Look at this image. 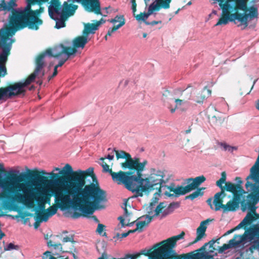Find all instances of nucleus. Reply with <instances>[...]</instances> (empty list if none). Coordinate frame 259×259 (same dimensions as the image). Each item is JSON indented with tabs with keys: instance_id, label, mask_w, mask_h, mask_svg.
Masks as SVG:
<instances>
[{
	"instance_id": "obj_50",
	"label": "nucleus",
	"mask_w": 259,
	"mask_h": 259,
	"mask_svg": "<svg viewBox=\"0 0 259 259\" xmlns=\"http://www.w3.org/2000/svg\"><path fill=\"white\" fill-rule=\"evenodd\" d=\"M131 3L133 12L134 13V15L135 16V12L137 11V4L136 0H131Z\"/></svg>"
},
{
	"instance_id": "obj_38",
	"label": "nucleus",
	"mask_w": 259,
	"mask_h": 259,
	"mask_svg": "<svg viewBox=\"0 0 259 259\" xmlns=\"http://www.w3.org/2000/svg\"><path fill=\"white\" fill-rule=\"evenodd\" d=\"M58 208L59 207L57 205H53L47 208L45 211L51 217L57 213Z\"/></svg>"
},
{
	"instance_id": "obj_60",
	"label": "nucleus",
	"mask_w": 259,
	"mask_h": 259,
	"mask_svg": "<svg viewBox=\"0 0 259 259\" xmlns=\"http://www.w3.org/2000/svg\"><path fill=\"white\" fill-rule=\"evenodd\" d=\"M258 248V244L257 245L256 244H252L249 247L250 251L252 252L253 250L256 249Z\"/></svg>"
},
{
	"instance_id": "obj_22",
	"label": "nucleus",
	"mask_w": 259,
	"mask_h": 259,
	"mask_svg": "<svg viewBox=\"0 0 259 259\" xmlns=\"http://www.w3.org/2000/svg\"><path fill=\"white\" fill-rule=\"evenodd\" d=\"M212 220L208 219L200 223L199 226L196 230L197 237L193 242L189 244V245H192L197 243L206 235L205 232L207 229L206 225Z\"/></svg>"
},
{
	"instance_id": "obj_45",
	"label": "nucleus",
	"mask_w": 259,
	"mask_h": 259,
	"mask_svg": "<svg viewBox=\"0 0 259 259\" xmlns=\"http://www.w3.org/2000/svg\"><path fill=\"white\" fill-rule=\"evenodd\" d=\"M113 151L116 153V156L117 159H119V158H124V151L123 150H120V151L116 150L115 149H113Z\"/></svg>"
},
{
	"instance_id": "obj_4",
	"label": "nucleus",
	"mask_w": 259,
	"mask_h": 259,
	"mask_svg": "<svg viewBox=\"0 0 259 259\" xmlns=\"http://www.w3.org/2000/svg\"><path fill=\"white\" fill-rule=\"evenodd\" d=\"M219 6L221 7L222 12L221 17L215 26L226 25L229 22H234L238 27H241L242 29H245L249 27V24L245 21L244 17L245 15L241 14L238 8H235V4L234 1L230 0H217Z\"/></svg>"
},
{
	"instance_id": "obj_63",
	"label": "nucleus",
	"mask_w": 259,
	"mask_h": 259,
	"mask_svg": "<svg viewBox=\"0 0 259 259\" xmlns=\"http://www.w3.org/2000/svg\"><path fill=\"white\" fill-rule=\"evenodd\" d=\"M124 215L127 217L128 216L130 215V213L128 212V210H127V209L126 208V207H125L124 208Z\"/></svg>"
},
{
	"instance_id": "obj_5",
	"label": "nucleus",
	"mask_w": 259,
	"mask_h": 259,
	"mask_svg": "<svg viewBox=\"0 0 259 259\" xmlns=\"http://www.w3.org/2000/svg\"><path fill=\"white\" fill-rule=\"evenodd\" d=\"M124 154V158L125 159V161L121 163V166L123 169L128 168L130 170L126 172H130V174L128 175L130 178L127 182V187H130V184L132 183V181L136 182L137 180L139 179L141 172L144 170L148 162L146 160H145L141 162L139 158L135 157L132 158L130 154L125 151Z\"/></svg>"
},
{
	"instance_id": "obj_56",
	"label": "nucleus",
	"mask_w": 259,
	"mask_h": 259,
	"mask_svg": "<svg viewBox=\"0 0 259 259\" xmlns=\"http://www.w3.org/2000/svg\"><path fill=\"white\" fill-rule=\"evenodd\" d=\"M93 22H95V23L97 25H98V27H99V26L101 25V24H104L106 22V20L103 18H101L99 21H95V20H94L93 21Z\"/></svg>"
},
{
	"instance_id": "obj_31",
	"label": "nucleus",
	"mask_w": 259,
	"mask_h": 259,
	"mask_svg": "<svg viewBox=\"0 0 259 259\" xmlns=\"http://www.w3.org/2000/svg\"><path fill=\"white\" fill-rule=\"evenodd\" d=\"M215 243L214 239H212L209 241L208 242L205 243L201 247L195 250V251L198 252H203L204 253V251L205 250L206 247L209 245V248H210L209 250L210 252H213L215 248L213 247V244ZM205 254V253H204Z\"/></svg>"
},
{
	"instance_id": "obj_9",
	"label": "nucleus",
	"mask_w": 259,
	"mask_h": 259,
	"mask_svg": "<svg viewBox=\"0 0 259 259\" xmlns=\"http://www.w3.org/2000/svg\"><path fill=\"white\" fill-rule=\"evenodd\" d=\"M226 196V192L222 189L220 192L215 193L213 196V203L214 210L219 211L222 209L223 212L235 211L238 208L239 205L232 200H229L226 204H223V199Z\"/></svg>"
},
{
	"instance_id": "obj_51",
	"label": "nucleus",
	"mask_w": 259,
	"mask_h": 259,
	"mask_svg": "<svg viewBox=\"0 0 259 259\" xmlns=\"http://www.w3.org/2000/svg\"><path fill=\"white\" fill-rule=\"evenodd\" d=\"M213 200L212 198H209L207 200L206 202L207 204L210 206V208L214 210V204L213 203Z\"/></svg>"
},
{
	"instance_id": "obj_24",
	"label": "nucleus",
	"mask_w": 259,
	"mask_h": 259,
	"mask_svg": "<svg viewBox=\"0 0 259 259\" xmlns=\"http://www.w3.org/2000/svg\"><path fill=\"white\" fill-rule=\"evenodd\" d=\"M59 15H55L53 20L56 21V25L55 27L57 29H60L63 28L66 26L65 21L69 18L68 16H66L64 14L61 12V14Z\"/></svg>"
},
{
	"instance_id": "obj_6",
	"label": "nucleus",
	"mask_w": 259,
	"mask_h": 259,
	"mask_svg": "<svg viewBox=\"0 0 259 259\" xmlns=\"http://www.w3.org/2000/svg\"><path fill=\"white\" fill-rule=\"evenodd\" d=\"M206 180L205 177L202 175L197 177L195 178H188L185 181L187 185L185 186H178L175 187V184L171 183L169 186H167L169 192H172L174 193L171 194L167 192L165 194L168 197H179L181 195H184L187 194L197 188H199V186Z\"/></svg>"
},
{
	"instance_id": "obj_39",
	"label": "nucleus",
	"mask_w": 259,
	"mask_h": 259,
	"mask_svg": "<svg viewBox=\"0 0 259 259\" xmlns=\"http://www.w3.org/2000/svg\"><path fill=\"white\" fill-rule=\"evenodd\" d=\"M166 207L164 202H160L156 207L155 209V214L153 215L154 217L158 216L161 213L163 209Z\"/></svg>"
},
{
	"instance_id": "obj_2",
	"label": "nucleus",
	"mask_w": 259,
	"mask_h": 259,
	"mask_svg": "<svg viewBox=\"0 0 259 259\" xmlns=\"http://www.w3.org/2000/svg\"><path fill=\"white\" fill-rule=\"evenodd\" d=\"M75 187L74 196L76 197L88 214H92L95 210L104 208L101 202L107 201L106 192L102 189L90 167L85 170L80 169L73 172Z\"/></svg>"
},
{
	"instance_id": "obj_29",
	"label": "nucleus",
	"mask_w": 259,
	"mask_h": 259,
	"mask_svg": "<svg viewBox=\"0 0 259 259\" xmlns=\"http://www.w3.org/2000/svg\"><path fill=\"white\" fill-rule=\"evenodd\" d=\"M205 189V187H200L196 189L195 191L192 193L185 197V199H190L193 200L195 198H198L199 196H202L204 194L203 191Z\"/></svg>"
},
{
	"instance_id": "obj_37",
	"label": "nucleus",
	"mask_w": 259,
	"mask_h": 259,
	"mask_svg": "<svg viewBox=\"0 0 259 259\" xmlns=\"http://www.w3.org/2000/svg\"><path fill=\"white\" fill-rule=\"evenodd\" d=\"M47 245L49 247L53 246L54 248V249H58L61 251H62L63 252H65L64 251L66 249V248H63L62 247V245L60 243L53 244L52 241L51 240H49V241H48Z\"/></svg>"
},
{
	"instance_id": "obj_44",
	"label": "nucleus",
	"mask_w": 259,
	"mask_h": 259,
	"mask_svg": "<svg viewBox=\"0 0 259 259\" xmlns=\"http://www.w3.org/2000/svg\"><path fill=\"white\" fill-rule=\"evenodd\" d=\"M123 26V23L120 24L114 25L113 27L109 29L108 32L107 33V35L111 36L112 34L116 31L118 29L120 28Z\"/></svg>"
},
{
	"instance_id": "obj_42",
	"label": "nucleus",
	"mask_w": 259,
	"mask_h": 259,
	"mask_svg": "<svg viewBox=\"0 0 259 259\" xmlns=\"http://www.w3.org/2000/svg\"><path fill=\"white\" fill-rule=\"evenodd\" d=\"M175 103H176V106H175V108H170V107H168L170 109V112L171 113H174L176 111V108L180 107L183 104L186 103V101L183 99H177L175 100Z\"/></svg>"
},
{
	"instance_id": "obj_13",
	"label": "nucleus",
	"mask_w": 259,
	"mask_h": 259,
	"mask_svg": "<svg viewBox=\"0 0 259 259\" xmlns=\"http://www.w3.org/2000/svg\"><path fill=\"white\" fill-rule=\"evenodd\" d=\"M100 165L103 168L102 171L103 172H108L111 176L112 180L116 182L117 184H123L125 187L126 188L127 182L130 177L128 176L130 174V172H125L122 170H120L117 172H115L112 171V169L110 168V166L107 164L104 161H102Z\"/></svg>"
},
{
	"instance_id": "obj_16",
	"label": "nucleus",
	"mask_w": 259,
	"mask_h": 259,
	"mask_svg": "<svg viewBox=\"0 0 259 259\" xmlns=\"http://www.w3.org/2000/svg\"><path fill=\"white\" fill-rule=\"evenodd\" d=\"M45 54L44 53H40L36 57L35 60V68L34 72L25 79L24 82L21 81V84L24 89L34 80L38 72L43 68L45 65Z\"/></svg>"
},
{
	"instance_id": "obj_62",
	"label": "nucleus",
	"mask_w": 259,
	"mask_h": 259,
	"mask_svg": "<svg viewBox=\"0 0 259 259\" xmlns=\"http://www.w3.org/2000/svg\"><path fill=\"white\" fill-rule=\"evenodd\" d=\"M9 204V202L8 201V200H6L4 201V207L6 209H8V205Z\"/></svg>"
},
{
	"instance_id": "obj_21",
	"label": "nucleus",
	"mask_w": 259,
	"mask_h": 259,
	"mask_svg": "<svg viewBox=\"0 0 259 259\" xmlns=\"http://www.w3.org/2000/svg\"><path fill=\"white\" fill-rule=\"evenodd\" d=\"M50 5L48 7V13L51 19H54L55 15H59L61 14L62 5L60 0H51Z\"/></svg>"
},
{
	"instance_id": "obj_35",
	"label": "nucleus",
	"mask_w": 259,
	"mask_h": 259,
	"mask_svg": "<svg viewBox=\"0 0 259 259\" xmlns=\"http://www.w3.org/2000/svg\"><path fill=\"white\" fill-rule=\"evenodd\" d=\"M174 99L173 95L168 90H164L162 93V100L164 102H168Z\"/></svg>"
},
{
	"instance_id": "obj_28",
	"label": "nucleus",
	"mask_w": 259,
	"mask_h": 259,
	"mask_svg": "<svg viewBox=\"0 0 259 259\" xmlns=\"http://www.w3.org/2000/svg\"><path fill=\"white\" fill-rule=\"evenodd\" d=\"M179 204L178 202H172L170 203L168 207L164 208L161 213V218H165L167 215L170 214L173 212L175 207H178Z\"/></svg>"
},
{
	"instance_id": "obj_58",
	"label": "nucleus",
	"mask_w": 259,
	"mask_h": 259,
	"mask_svg": "<svg viewBox=\"0 0 259 259\" xmlns=\"http://www.w3.org/2000/svg\"><path fill=\"white\" fill-rule=\"evenodd\" d=\"M235 181L237 182V184H234L235 185H239L240 187H242L241 184L243 182L240 177H236Z\"/></svg>"
},
{
	"instance_id": "obj_30",
	"label": "nucleus",
	"mask_w": 259,
	"mask_h": 259,
	"mask_svg": "<svg viewBox=\"0 0 259 259\" xmlns=\"http://www.w3.org/2000/svg\"><path fill=\"white\" fill-rule=\"evenodd\" d=\"M146 218L147 219L146 221H139L136 223L137 230H138L139 232L142 231L143 228L147 226L152 221L154 216L146 215Z\"/></svg>"
},
{
	"instance_id": "obj_1",
	"label": "nucleus",
	"mask_w": 259,
	"mask_h": 259,
	"mask_svg": "<svg viewBox=\"0 0 259 259\" xmlns=\"http://www.w3.org/2000/svg\"><path fill=\"white\" fill-rule=\"evenodd\" d=\"M26 6L22 10L16 9V0H10L6 3L5 0H0V11L11 12L8 22L0 29V36L4 40L6 34H15L19 30L28 28L37 30L43 23L39 18L44 11L41 5L48 3L49 0H25Z\"/></svg>"
},
{
	"instance_id": "obj_46",
	"label": "nucleus",
	"mask_w": 259,
	"mask_h": 259,
	"mask_svg": "<svg viewBox=\"0 0 259 259\" xmlns=\"http://www.w3.org/2000/svg\"><path fill=\"white\" fill-rule=\"evenodd\" d=\"M18 248V246L17 245H15L13 243H10L8 245L5 247L4 249L5 250H11L12 249H17Z\"/></svg>"
},
{
	"instance_id": "obj_61",
	"label": "nucleus",
	"mask_w": 259,
	"mask_h": 259,
	"mask_svg": "<svg viewBox=\"0 0 259 259\" xmlns=\"http://www.w3.org/2000/svg\"><path fill=\"white\" fill-rule=\"evenodd\" d=\"M57 74H58L57 68L55 67H54V69L53 73L52 75V77H55V76L57 75Z\"/></svg>"
},
{
	"instance_id": "obj_23",
	"label": "nucleus",
	"mask_w": 259,
	"mask_h": 259,
	"mask_svg": "<svg viewBox=\"0 0 259 259\" xmlns=\"http://www.w3.org/2000/svg\"><path fill=\"white\" fill-rule=\"evenodd\" d=\"M88 41V37L84 34L74 38L72 41L73 47H71V49L75 50L74 54L77 52V48H84Z\"/></svg>"
},
{
	"instance_id": "obj_33",
	"label": "nucleus",
	"mask_w": 259,
	"mask_h": 259,
	"mask_svg": "<svg viewBox=\"0 0 259 259\" xmlns=\"http://www.w3.org/2000/svg\"><path fill=\"white\" fill-rule=\"evenodd\" d=\"M209 119L210 121L214 125L222 124L224 120V118L219 115H213L211 117H209Z\"/></svg>"
},
{
	"instance_id": "obj_59",
	"label": "nucleus",
	"mask_w": 259,
	"mask_h": 259,
	"mask_svg": "<svg viewBox=\"0 0 259 259\" xmlns=\"http://www.w3.org/2000/svg\"><path fill=\"white\" fill-rule=\"evenodd\" d=\"M243 227H246V226L244 224V223H243V222L242 221L238 225H237L235 228H234V229H235V230H236L239 229Z\"/></svg>"
},
{
	"instance_id": "obj_8",
	"label": "nucleus",
	"mask_w": 259,
	"mask_h": 259,
	"mask_svg": "<svg viewBox=\"0 0 259 259\" xmlns=\"http://www.w3.org/2000/svg\"><path fill=\"white\" fill-rule=\"evenodd\" d=\"M259 198L256 194L249 193L246 197V201H243L241 203V209L245 211L247 208L249 211L245 217L242 220L246 226L250 225L254 221H255L254 212L256 209L255 204L258 202Z\"/></svg>"
},
{
	"instance_id": "obj_43",
	"label": "nucleus",
	"mask_w": 259,
	"mask_h": 259,
	"mask_svg": "<svg viewBox=\"0 0 259 259\" xmlns=\"http://www.w3.org/2000/svg\"><path fill=\"white\" fill-rule=\"evenodd\" d=\"M257 230V233H258V236L259 237V228H257V229H255V228H250L248 230H247V231H245V232L244 233V235H245V236H246V233L247 232L248 234L250 236V237H249L250 239H252V237L254 236V235H255V230Z\"/></svg>"
},
{
	"instance_id": "obj_41",
	"label": "nucleus",
	"mask_w": 259,
	"mask_h": 259,
	"mask_svg": "<svg viewBox=\"0 0 259 259\" xmlns=\"http://www.w3.org/2000/svg\"><path fill=\"white\" fill-rule=\"evenodd\" d=\"M218 145L223 148L225 151H229L232 152L233 149L235 148L234 147L228 145L226 143L224 142H218Z\"/></svg>"
},
{
	"instance_id": "obj_3",
	"label": "nucleus",
	"mask_w": 259,
	"mask_h": 259,
	"mask_svg": "<svg viewBox=\"0 0 259 259\" xmlns=\"http://www.w3.org/2000/svg\"><path fill=\"white\" fill-rule=\"evenodd\" d=\"M150 176L145 179L142 178V175L141 172L139 179L137 180L136 182L132 181V183L130 184V187H127V190L135 193L133 197H142L144 192L154 190H158V192H161L162 184L164 182L163 180L165 177L164 172L161 170H156L154 168H152Z\"/></svg>"
},
{
	"instance_id": "obj_11",
	"label": "nucleus",
	"mask_w": 259,
	"mask_h": 259,
	"mask_svg": "<svg viewBox=\"0 0 259 259\" xmlns=\"http://www.w3.org/2000/svg\"><path fill=\"white\" fill-rule=\"evenodd\" d=\"M176 245V242L172 237L163 240L154 245L156 247V253L159 254L160 259L168 258L173 253L172 249Z\"/></svg>"
},
{
	"instance_id": "obj_17",
	"label": "nucleus",
	"mask_w": 259,
	"mask_h": 259,
	"mask_svg": "<svg viewBox=\"0 0 259 259\" xmlns=\"http://www.w3.org/2000/svg\"><path fill=\"white\" fill-rule=\"evenodd\" d=\"M77 4H81V0H67L64 2L61 12L69 17L74 15L78 8Z\"/></svg>"
},
{
	"instance_id": "obj_36",
	"label": "nucleus",
	"mask_w": 259,
	"mask_h": 259,
	"mask_svg": "<svg viewBox=\"0 0 259 259\" xmlns=\"http://www.w3.org/2000/svg\"><path fill=\"white\" fill-rule=\"evenodd\" d=\"M109 21L114 24H115L116 22H119L118 24L123 23V26L125 23V20L123 15H117L114 18L109 20Z\"/></svg>"
},
{
	"instance_id": "obj_47",
	"label": "nucleus",
	"mask_w": 259,
	"mask_h": 259,
	"mask_svg": "<svg viewBox=\"0 0 259 259\" xmlns=\"http://www.w3.org/2000/svg\"><path fill=\"white\" fill-rule=\"evenodd\" d=\"M118 220L120 221V223H121V224L122 227H124V226H131L133 225L134 224L135 222V221H134V222H133L131 223H128L127 224H125L124 223V218L123 217H121V216L119 217L118 218Z\"/></svg>"
},
{
	"instance_id": "obj_10",
	"label": "nucleus",
	"mask_w": 259,
	"mask_h": 259,
	"mask_svg": "<svg viewBox=\"0 0 259 259\" xmlns=\"http://www.w3.org/2000/svg\"><path fill=\"white\" fill-rule=\"evenodd\" d=\"M144 1L146 6H148V3L150 1V0ZM171 2V0H155L149 6L147 13H141L135 16V18L138 21L141 20L145 22L148 17L154 11H158L161 8L169 9Z\"/></svg>"
},
{
	"instance_id": "obj_32",
	"label": "nucleus",
	"mask_w": 259,
	"mask_h": 259,
	"mask_svg": "<svg viewBox=\"0 0 259 259\" xmlns=\"http://www.w3.org/2000/svg\"><path fill=\"white\" fill-rule=\"evenodd\" d=\"M62 242L63 243L67 242H71V243L70 247L68 248H66L64 251H65V252H72V251L75 250L74 244L75 243V241H74L73 236H66L65 237H64L63 239H62Z\"/></svg>"
},
{
	"instance_id": "obj_34",
	"label": "nucleus",
	"mask_w": 259,
	"mask_h": 259,
	"mask_svg": "<svg viewBox=\"0 0 259 259\" xmlns=\"http://www.w3.org/2000/svg\"><path fill=\"white\" fill-rule=\"evenodd\" d=\"M36 212L37 215L36 217L39 219V222H47L50 217L45 210L41 212H38L37 210Z\"/></svg>"
},
{
	"instance_id": "obj_49",
	"label": "nucleus",
	"mask_w": 259,
	"mask_h": 259,
	"mask_svg": "<svg viewBox=\"0 0 259 259\" xmlns=\"http://www.w3.org/2000/svg\"><path fill=\"white\" fill-rule=\"evenodd\" d=\"M185 235V233L184 232L182 231L179 235L172 236V238L174 239L175 241L177 242V241L181 239H183Z\"/></svg>"
},
{
	"instance_id": "obj_12",
	"label": "nucleus",
	"mask_w": 259,
	"mask_h": 259,
	"mask_svg": "<svg viewBox=\"0 0 259 259\" xmlns=\"http://www.w3.org/2000/svg\"><path fill=\"white\" fill-rule=\"evenodd\" d=\"M0 90L6 100L11 99L22 95L24 96L26 90L21 84V81L11 83L4 87H1Z\"/></svg>"
},
{
	"instance_id": "obj_27",
	"label": "nucleus",
	"mask_w": 259,
	"mask_h": 259,
	"mask_svg": "<svg viewBox=\"0 0 259 259\" xmlns=\"http://www.w3.org/2000/svg\"><path fill=\"white\" fill-rule=\"evenodd\" d=\"M99 29L98 25L95 23H88L84 24V29L82 31V34L85 35L88 37L89 34H94L96 30Z\"/></svg>"
},
{
	"instance_id": "obj_48",
	"label": "nucleus",
	"mask_w": 259,
	"mask_h": 259,
	"mask_svg": "<svg viewBox=\"0 0 259 259\" xmlns=\"http://www.w3.org/2000/svg\"><path fill=\"white\" fill-rule=\"evenodd\" d=\"M49 175H50L52 179H57V181H60L62 179H64V178L59 177L58 174H55L53 171L50 173Z\"/></svg>"
},
{
	"instance_id": "obj_57",
	"label": "nucleus",
	"mask_w": 259,
	"mask_h": 259,
	"mask_svg": "<svg viewBox=\"0 0 259 259\" xmlns=\"http://www.w3.org/2000/svg\"><path fill=\"white\" fill-rule=\"evenodd\" d=\"M35 222L34 223V227L35 229H37L40 225V223L41 222H39V219L37 218L36 217H35Z\"/></svg>"
},
{
	"instance_id": "obj_25",
	"label": "nucleus",
	"mask_w": 259,
	"mask_h": 259,
	"mask_svg": "<svg viewBox=\"0 0 259 259\" xmlns=\"http://www.w3.org/2000/svg\"><path fill=\"white\" fill-rule=\"evenodd\" d=\"M156 251V247H154V245L153 248L146 250V249L142 250L138 253L141 255H144L148 256L149 259H160L159 254L155 253Z\"/></svg>"
},
{
	"instance_id": "obj_52",
	"label": "nucleus",
	"mask_w": 259,
	"mask_h": 259,
	"mask_svg": "<svg viewBox=\"0 0 259 259\" xmlns=\"http://www.w3.org/2000/svg\"><path fill=\"white\" fill-rule=\"evenodd\" d=\"M38 203V207L40 210H45V204L44 201H37Z\"/></svg>"
},
{
	"instance_id": "obj_54",
	"label": "nucleus",
	"mask_w": 259,
	"mask_h": 259,
	"mask_svg": "<svg viewBox=\"0 0 259 259\" xmlns=\"http://www.w3.org/2000/svg\"><path fill=\"white\" fill-rule=\"evenodd\" d=\"M162 23L161 21H153L151 22H149L147 21L145 22L146 24L150 25H152V26L155 25L156 24H159V23Z\"/></svg>"
},
{
	"instance_id": "obj_18",
	"label": "nucleus",
	"mask_w": 259,
	"mask_h": 259,
	"mask_svg": "<svg viewBox=\"0 0 259 259\" xmlns=\"http://www.w3.org/2000/svg\"><path fill=\"white\" fill-rule=\"evenodd\" d=\"M81 5L89 12H94L97 15H102L99 0H81Z\"/></svg>"
},
{
	"instance_id": "obj_55",
	"label": "nucleus",
	"mask_w": 259,
	"mask_h": 259,
	"mask_svg": "<svg viewBox=\"0 0 259 259\" xmlns=\"http://www.w3.org/2000/svg\"><path fill=\"white\" fill-rule=\"evenodd\" d=\"M106 159L112 160L114 159V155L108 154L106 157L100 158V160H101V161H104Z\"/></svg>"
},
{
	"instance_id": "obj_20",
	"label": "nucleus",
	"mask_w": 259,
	"mask_h": 259,
	"mask_svg": "<svg viewBox=\"0 0 259 259\" xmlns=\"http://www.w3.org/2000/svg\"><path fill=\"white\" fill-rule=\"evenodd\" d=\"M245 237L244 234L242 236L235 235L234 237L229 240L228 244H224L223 246L219 247V253H223L225 250L238 245L244 239Z\"/></svg>"
},
{
	"instance_id": "obj_53",
	"label": "nucleus",
	"mask_w": 259,
	"mask_h": 259,
	"mask_svg": "<svg viewBox=\"0 0 259 259\" xmlns=\"http://www.w3.org/2000/svg\"><path fill=\"white\" fill-rule=\"evenodd\" d=\"M68 58H68L67 57V58L65 59H62L60 60L59 63L55 67L58 68V67L62 66L65 63V62L68 59Z\"/></svg>"
},
{
	"instance_id": "obj_26",
	"label": "nucleus",
	"mask_w": 259,
	"mask_h": 259,
	"mask_svg": "<svg viewBox=\"0 0 259 259\" xmlns=\"http://www.w3.org/2000/svg\"><path fill=\"white\" fill-rule=\"evenodd\" d=\"M211 94V91L205 87L203 90L198 93L196 96L195 101L198 103H202L204 99L207 98Z\"/></svg>"
},
{
	"instance_id": "obj_40",
	"label": "nucleus",
	"mask_w": 259,
	"mask_h": 259,
	"mask_svg": "<svg viewBox=\"0 0 259 259\" xmlns=\"http://www.w3.org/2000/svg\"><path fill=\"white\" fill-rule=\"evenodd\" d=\"M106 226L102 224H99L96 230V232L100 235L103 236H106L107 234L105 232Z\"/></svg>"
},
{
	"instance_id": "obj_19",
	"label": "nucleus",
	"mask_w": 259,
	"mask_h": 259,
	"mask_svg": "<svg viewBox=\"0 0 259 259\" xmlns=\"http://www.w3.org/2000/svg\"><path fill=\"white\" fill-rule=\"evenodd\" d=\"M204 254L203 252L191 251L187 253H183L180 255L177 254L175 252L165 259H203Z\"/></svg>"
},
{
	"instance_id": "obj_15",
	"label": "nucleus",
	"mask_w": 259,
	"mask_h": 259,
	"mask_svg": "<svg viewBox=\"0 0 259 259\" xmlns=\"http://www.w3.org/2000/svg\"><path fill=\"white\" fill-rule=\"evenodd\" d=\"M75 50L71 48V47H67L62 44L56 45L53 48H49L46 50L45 52H42L46 55L48 54L49 56L58 58L63 54H66L68 58H69L71 56L74 55Z\"/></svg>"
},
{
	"instance_id": "obj_7",
	"label": "nucleus",
	"mask_w": 259,
	"mask_h": 259,
	"mask_svg": "<svg viewBox=\"0 0 259 259\" xmlns=\"http://www.w3.org/2000/svg\"><path fill=\"white\" fill-rule=\"evenodd\" d=\"M227 175L225 171L221 173V178L216 182V185L221 189L224 190V192L228 191L231 192L233 197L231 200L236 202L238 205L240 202L241 197L243 193H245L243 187H240L239 185H235L230 182H226Z\"/></svg>"
},
{
	"instance_id": "obj_64",
	"label": "nucleus",
	"mask_w": 259,
	"mask_h": 259,
	"mask_svg": "<svg viewBox=\"0 0 259 259\" xmlns=\"http://www.w3.org/2000/svg\"><path fill=\"white\" fill-rule=\"evenodd\" d=\"M136 231H138V230H137V228L135 229L134 230H130L128 231H127L128 235H129L131 233H134L136 232Z\"/></svg>"
},
{
	"instance_id": "obj_14",
	"label": "nucleus",
	"mask_w": 259,
	"mask_h": 259,
	"mask_svg": "<svg viewBox=\"0 0 259 259\" xmlns=\"http://www.w3.org/2000/svg\"><path fill=\"white\" fill-rule=\"evenodd\" d=\"M73 171L71 166L69 164H66L62 170L60 171L59 174L62 175H66L65 179L67 180L65 183L60 185L67 189L69 191L74 194L75 187H74L75 182L73 181Z\"/></svg>"
}]
</instances>
